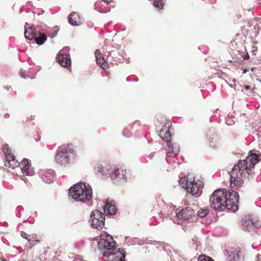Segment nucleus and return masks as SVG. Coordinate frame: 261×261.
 Wrapping results in <instances>:
<instances>
[{
	"label": "nucleus",
	"instance_id": "obj_1",
	"mask_svg": "<svg viewBox=\"0 0 261 261\" xmlns=\"http://www.w3.org/2000/svg\"><path fill=\"white\" fill-rule=\"evenodd\" d=\"M260 160L257 154L251 153L245 160H239L229 173L230 187L238 190L242 186L245 179L251 178L254 174L252 169Z\"/></svg>",
	"mask_w": 261,
	"mask_h": 261
},
{
	"label": "nucleus",
	"instance_id": "obj_2",
	"mask_svg": "<svg viewBox=\"0 0 261 261\" xmlns=\"http://www.w3.org/2000/svg\"><path fill=\"white\" fill-rule=\"evenodd\" d=\"M239 194L224 189L215 190L210 197V206L216 211H224L227 208L232 212L238 209Z\"/></svg>",
	"mask_w": 261,
	"mask_h": 261
},
{
	"label": "nucleus",
	"instance_id": "obj_3",
	"mask_svg": "<svg viewBox=\"0 0 261 261\" xmlns=\"http://www.w3.org/2000/svg\"><path fill=\"white\" fill-rule=\"evenodd\" d=\"M69 195L75 201L86 202L92 198V188L85 182L77 184L69 189Z\"/></svg>",
	"mask_w": 261,
	"mask_h": 261
},
{
	"label": "nucleus",
	"instance_id": "obj_4",
	"mask_svg": "<svg viewBox=\"0 0 261 261\" xmlns=\"http://www.w3.org/2000/svg\"><path fill=\"white\" fill-rule=\"evenodd\" d=\"M172 129V123L170 121H167L162 126L160 132L159 136L162 139L167 142L169 150L167 152V155L169 157L175 158L179 152V147L176 145L174 146L170 142L171 130Z\"/></svg>",
	"mask_w": 261,
	"mask_h": 261
},
{
	"label": "nucleus",
	"instance_id": "obj_5",
	"mask_svg": "<svg viewBox=\"0 0 261 261\" xmlns=\"http://www.w3.org/2000/svg\"><path fill=\"white\" fill-rule=\"evenodd\" d=\"M179 184L187 190V192L192 195H200L201 194V189L203 188L202 180L195 181V177L190 174L180 178Z\"/></svg>",
	"mask_w": 261,
	"mask_h": 261
},
{
	"label": "nucleus",
	"instance_id": "obj_6",
	"mask_svg": "<svg viewBox=\"0 0 261 261\" xmlns=\"http://www.w3.org/2000/svg\"><path fill=\"white\" fill-rule=\"evenodd\" d=\"M74 153V149L73 145L68 144L62 150H59L57 152L55 160L58 164L65 166L71 162Z\"/></svg>",
	"mask_w": 261,
	"mask_h": 261
},
{
	"label": "nucleus",
	"instance_id": "obj_7",
	"mask_svg": "<svg viewBox=\"0 0 261 261\" xmlns=\"http://www.w3.org/2000/svg\"><path fill=\"white\" fill-rule=\"evenodd\" d=\"M98 247L103 256L110 254V252L116 250V242L113 237L109 234L101 236L98 243Z\"/></svg>",
	"mask_w": 261,
	"mask_h": 261
},
{
	"label": "nucleus",
	"instance_id": "obj_8",
	"mask_svg": "<svg viewBox=\"0 0 261 261\" xmlns=\"http://www.w3.org/2000/svg\"><path fill=\"white\" fill-rule=\"evenodd\" d=\"M91 226L98 230H101L105 226V215L100 211L95 210L90 216Z\"/></svg>",
	"mask_w": 261,
	"mask_h": 261
},
{
	"label": "nucleus",
	"instance_id": "obj_9",
	"mask_svg": "<svg viewBox=\"0 0 261 261\" xmlns=\"http://www.w3.org/2000/svg\"><path fill=\"white\" fill-rule=\"evenodd\" d=\"M195 215V211L190 207H185L176 214L177 218L179 219L188 221L193 220Z\"/></svg>",
	"mask_w": 261,
	"mask_h": 261
},
{
	"label": "nucleus",
	"instance_id": "obj_10",
	"mask_svg": "<svg viewBox=\"0 0 261 261\" xmlns=\"http://www.w3.org/2000/svg\"><path fill=\"white\" fill-rule=\"evenodd\" d=\"M106 256L108 257L110 261H125L124 250L116 248V250L113 251V252H110V254H108Z\"/></svg>",
	"mask_w": 261,
	"mask_h": 261
},
{
	"label": "nucleus",
	"instance_id": "obj_11",
	"mask_svg": "<svg viewBox=\"0 0 261 261\" xmlns=\"http://www.w3.org/2000/svg\"><path fill=\"white\" fill-rule=\"evenodd\" d=\"M58 63L63 67L71 69V60L67 54H58L57 57Z\"/></svg>",
	"mask_w": 261,
	"mask_h": 261
},
{
	"label": "nucleus",
	"instance_id": "obj_12",
	"mask_svg": "<svg viewBox=\"0 0 261 261\" xmlns=\"http://www.w3.org/2000/svg\"><path fill=\"white\" fill-rule=\"evenodd\" d=\"M111 1V0H98L95 3V7L100 12H107L110 10L108 5Z\"/></svg>",
	"mask_w": 261,
	"mask_h": 261
},
{
	"label": "nucleus",
	"instance_id": "obj_13",
	"mask_svg": "<svg viewBox=\"0 0 261 261\" xmlns=\"http://www.w3.org/2000/svg\"><path fill=\"white\" fill-rule=\"evenodd\" d=\"M126 170L121 167L117 166L114 168L111 174L112 179L118 178L119 179L125 178Z\"/></svg>",
	"mask_w": 261,
	"mask_h": 261
},
{
	"label": "nucleus",
	"instance_id": "obj_14",
	"mask_svg": "<svg viewBox=\"0 0 261 261\" xmlns=\"http://www.w3.org/2000/svg\"><path fill=\"white\" fill-rule=\"evenodd\" d=\"M104 212L107 215H114L116 213V208L115 204L112 201H110L109 199H107L106 204L103 207Z\"/></svg>",
	"mask_w": 261,
	"mask_h": 261
},
{
	"label": "nucleus",
	"instance_id": "obj_15",
	"mask_svg": "<svg viewBox=\"0 0 261 261\" xmlns=\"http://www.w3.org/2000/svg\"><path fill=\"white\" fill-rule=\"evenodd\" d=\"M41 176L42 180L47 184L52 182L55 178L53 171L47 170L41 173Z\"/></svg>",
	"mask_w": 261,
	"mask_h": 261
},
{
	"label": "nucleus",
	"instance_id": "obj_16",
	"mask_svg": "<svg viewBox=\"0 0 261 261\" xmlns=\"http://www.w3.org/2000/svg\"><path fill=\"white\" fill-rule=\"evenodd\" d=\"M68 21L72 25H77L81 23V19L78 13L73 12L69 15Z\"/></svg>",
	"mask_w": 261,
	"mask_h": 261
},
{
	"label": "nucleus",
	"instance_id": "obj_17",
	"mask_svg": "<svg viewBox=\"0 0 261 261\" xmlns=\"http://www.w3.org/2000/svg\"><path fill=\"white\" fill-rule=\"evenodd\" d=\"M242 255L241 250L239 248L236 249L228 254L227 261H239Z\"/></svg>",
	"mask_w": 261,
	"mask_h": 261
},
{
	"label": "nucleus",
	"instance_id": "obj_18",
	"mask_svg": "<svg viewBox=\"0 0 261 261\" xmlns=\"http://www.w3.org/2000/svg\"><path fill=\"white\" fill-rule=\"evenodd\" d=\"M36 29L32 26L25 28L24 31V37L27 39L32 40L36 35Z\"/></svg>",
	"mask_w": 261,
	"mask_h": 261
},
{
	"label": "nucleus",
	"instance_id": "obj_19",
	"mask_svg": "<svg viewBox=\"0 0 261 261\" xmlns=\"http://www.w3.org/2000/svg\"><path fill=\"white\" fill-rule=\"evenodd\" d=\"M19 165V162L15 159L14 156L10 159H7L5 162V165L12 169H15L16 167H18Z\"/></svg>",
	"mask_w": 261,
	"mask_h": 261
},
{
	"label": "nucleus",
	"instance_id": "obj_20",
	"mask_svg": "<svg viewBox=\"0 0 261 261\" xmlns=\"http://www.w3.org/2000/svg\"><path fill=\"white\" fill-rule=\"evenodd\" d=\"M19 164L20 165L19 166L20 167L22 173L27 175L28 174V170L30 168L29 161L27 159H23L20 163H19Z\"/></svg>",
	"mask_w": 261,
	"mask_h": 261
},
{
	"label": "nucleus",
	"instance_id": "obj_21",
	"mask_svg": "<svg viewBox=\"0 0 261 261\" xmlns=\"http://www.w3.org/2000/svg\"><path fill=\"white\" fill-rule=\"evenodd\" d=\"M3 150L6 155V160L11 159L14 156L12 153V150L9 147L8 144H5L3 145Z\"/></svg>",
	"mask_w": 261,
	"mask_h": 261
},
{
	"label": "nucleus",
	"instance_id": "obj_22",
	"mask_svg": "<svg viewBox=\"0 0 261 261\" xmlns=\"http://www.w3.org/2000/svg\"><path fill=\"white\" fill-rule=\"evenodd\" d=\"M21 237L29 241H35L39 242V240H36V236L35 234H28L25 232H21Z\"/></svg>",
	"mask_w": 261,
	"mask_h": 261
},
{
	"label": "nucleus",
	"instance_id": "obj_23",
	"mask_svg": "<svg viewBox=\"0 0 261 261\" xmlns=\"http://www.w3.org/2000/svg\"><path fill=\"white\" fill-rule=\"evenodd\" d=\"M34 39L37 44L42 45L47 39V37L44 34L39 33V36L36 37L35 36Z\"/></svg>",
	"mask_w": 261,
	"mask_h": 261
},
{
	"label": "nucleus",
	"instance_id": "obj_24",
	"mask_svg": "<svg viewBox=\"0 0 261 261\" xmlns=\"http://www.w3.org/2000/svg\"><path fill=\"white\" fill-rule=\"evenodd\" d=\"M96 63L103 70H106L109 68L108 64L105 61L104 58L97 59Z\"/></svg>",
	"mask_w": 261,
	"mask_h": 261
},
{
	"label": "nucleus",
	"instance_id": "obj_25",
	"mask_svg": "<svg viewBox=\"0 0 261 261\" xmlns=\"http://www.w3.org/2000/svg\"><path fill=\"white\" fill-rule=\"evenodd\" d=\"M97 172L101 173L102 175L109 174L110 169L106 167H104L102 165H98L95 169Z\"/></svg>",
	"mask_w": 261,
	"mask_h": 261
},
{
	"label": "nucleus",
	"instance_id": "obj_26",
	"mask_svg": "<svg viewBox=\"0 0 261 261\" xmlns=\"http://www.w3.org/2000/svg\"><path fill=\"white\" fill-rule=\"evenodd\" d=\"M209 213V210L208 208H201L197 213V215L200 218H204L207 216Z\"/></svg>",
	"mask_w": 261,
	"mask_h": 261
},
{
	"label": "nucleus",
	"instance_id": "obj_27",
	"mask_svg": "<svg viewBox=\"0 0 261 261\" xmlns=\"http://www.w3.org/2000/svg\"><path fill=\"white\" fill-rule=\"evenodd\" d=\"M255 223L252 220L249 219L248 220H244L243 225L246 226V229L250 230L252 227V226L256 227Z\"/></svg>",
	"mask_w": 261,
	"mask_h": 261
},
{
	"label": "nucleus",
	"instance_id": "obj_28",
	"mask_svg": "<svg viewBox=\"0 0 261 261\" xmlns=\"http://www.w3.org/2000/svg\"><path fill=\"white\" fill-rule=\"evenodd\" d=\"M242 88L246 90L248 95H251L253 93L254 87H251L249 85H244Z\"/></svg>",
	"mask_w": 261,
	"mask_h": 261
},
{
	"label": "nucleus",
	"instance_id": "obj_29",
	"mask_svg": "<svg viewBox=\"0 0 261 261\" xmlns=\"http://www.w3.org/2000/svg\"><path fill=\"white\" fill-rule=\"evenodd\" d=\"M198 261H215L212 257L205 255H200L198 257Z\"/></svg>",
	"mask_w": 261,
	"mask_h": 261
},
{
	"label": "nucleus",
	"instance_id": "obj_30",
	"mask_svg": "<svg viewBox=\"0 0 261 261\" xmlns=\"http://www.w3.org/2000/svg\"><path fill=\"white\" fill-rule=\"evenodd\" d=\"M95 56L96 60H97V59H100V58H102L103 57L101 52L98 49L96 50V51L95 52Z\"/></svg>",
	"mask_w": 261,
	"mask_h": 261
},
{
	"label": "nucleus",
	"instance_id": "obj_31",
	"mask_svg": "<svg viewBox=\"0 0 261 261\" xmlns=\"http://www.w3.org/2000/svg\"><path fill=\"white\" fill-rule=\"evenodd\" d=\"M210 143L211 147L213 148H215L216 147V143L215 142H213V139L212 138H211L210 139Z\"/></svg>",
	"mask_w": 261,
	"mask_h": 261
},
{
	"label": "nucleus",
	"instance_id": "obj_32",
	"mask_svg": "<svg viewBox=\"0 0 261 261\" xmlns=\"http://www.w3.org/2000/svg\"><path fill=\"white\" fill-rule=\"evenodd\" d=\"M53 30L55 33V35H56L57 34L59 30V28L58 26H55L53 28Z\"/></svg>",
	"mask_w": 261,
	"mask_h": 261
},
{
	"label": "nucleus",
	"instance_id": "obj_33",
	"mask_svg": "<svg viewBox=\"0 0 261 261\" xmlns=\"http://www.w3.org/2000/svg\"><path fill=\"white\" fill-rule=\"evenodd\" d=\"M9 117V114H6L5 115V117L6 118H8Z\"/></svg>",
	"mask_w": 261,
	"mask_h": 261
},
{
	"label": "nucleus",
	"instance_id": "obj_34",
	"mask_svg": "<svg viewBox=\"0 0 261 261\" xmlns=\"http://www.w3.org/2000/svg\"><path fill=\"white\" fill-rule=\"evenodd\" d=\"M100 7H101V8H103V7H104V5H101Z\"/></svg>",
	"mask_w": 261,
	"mask_h": 261
}]
</instances>
